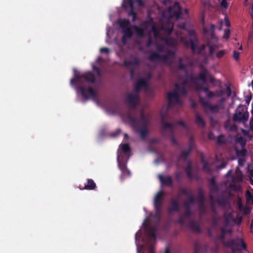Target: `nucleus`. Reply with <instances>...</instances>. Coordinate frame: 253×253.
<instances>
[{
	"label": "nucleus",
	"instance_id": "obj_1",
	"mask_svg": "<svg viewBox=\"0 0 253 253\" xmlns=\"http://www.w3.org/2000/svg\"><path fill=\"white\" fill-rule=\"evenodd\" d=\"M181 8L179 3L175 2L172 6L162 13L160 25L153 23L151 26L152 32L156 40L155 45L158 53H151L149 60L155 63H170L174 58L175 49L173 46L177 44L178 41L187 47H190L195 53H201L205 49L206 45L198 44L195 32L193 30L188 31L189 37L184 36L183 27L175 33L176 39H169L173 23L171 18L178 20L181 14Z\"/></svg>",
	"mask_w": 253,
	"mask_h": 253
},
{
	"label": "nucleus",
	"instance_id": "obj_2",
	"mask_svg": "<svg viewBox=\"0 0 253 253\" xmlns=\"http://www.w3.org/2000/svg\"><path fill=\"white\" fill-rule=\"evenodd\" d=\"M192 64L191 60L187 56H184L183 58L179 59L178 70L186 77L184 78H178L177 83L175 84L174 90L168 93V104L162 109L161 112L162 133L165 136L173 134L174 131L179 129L184 130L186 132L188 131L187 126L182 121H179L177 124H171L166 123V121L169 118V116L167 114L168 109L172 105L182 104L180 97L186 96L187 90L192 84L195 85V90L197 91H204L208 98L211 99L215 96L214 92L210 91L206 86V77L208 75V71L206 69H203L196 77H193L192 75H188L186 68L187 66H191Z\"/></svg>",
	"mask_w": 253,
	"mask_h": 253
},
{
	"label": "nucleus",
	"instance_id": "obj_3",
	"mask_svg": "<svg viewBox=\"0 0 253 253\" xmlns=\"http://www.w3.org/2000/svg\"><path fill=\"white\" fill-rule=\"evenodd\" d=\"M95 81V77L91 72L89 71L81 74L79 71L75 70L74 78L70 80V84L73 85L77 83V91L80 92L85 99H88L89 98L95 99L97 97V94L94 89L90 86L86 89L84 85L85 82L93 83Z\"/></svg>",
	"mask_w": 253,
	"mask_h": 253
},
{
	"label": "nucleus",
	"instance_id": "obj_4",
	"mask_svg": "<svg viewBox=\"0 0 253 253\" xmlns=\"http://www.w3.org/2000/svg\"><path fill=\"white\" fill-rule=\"evenodd\" d=\"M242 221L241 216L238 217L236 219L234 218L233 213L231 210H230L225 212L223 218V226L221 227L222 234L220 236V239L223 240L224 234L226 233H231L232 226L234 223L240 225Z\"/></svg>",
	"mask_w": 253,
	"mask_h": 253
},
{
	"label": "nucleus",
	"instance_id": "obj_5",
	"mask_svg": "<svg viewBox=\"0 0 253 253\" xmlns=\"http://www.w3.org/2000/svg\"><path fill=\"white\" fill-rule=\"evenodd\" d=\"M182 195H183L185 197L188 199V200L187 201H185L184 202V206L186 209V211L184 216L180 217L178 220V222L181 224H184L185 223V222L183 218L189 217V215L191 214V211L189 210V208L191 205H193L194 200L190 192L189 193L186 190L183 189L182 190L181 192L178 194L177 198V200H179V198L182 196Z\"/></svg>",
	"mask_w": 253,
	"mask_h": 253
},
{
	"label": "nucleus",
	"instance_id": "obj_6",
	"mask_svg": "<svg viewBox=\"0 0 253 253\" xmlns=\"http://www.w3.org/2000/svg\"><path fill=\"white\" fill-rule=\"evenodd\" d=\"M128 118L134 133L142 139V110L140 111L138 119L129 113L128 114Z\"/></svg>",
	"mask_w": 253,
	"mask_h": 253
},
{
	"label": "nucleus",
	"instance_id": "obj_7",
	"mask_svg": "<svg viewBox=\"0 0 253 253\" xmlns=\"http://www.w3.org/2000/svg\"><path fill=\"white\" fill-rule=\"evenodd\" d=\"M139 64V62L137 57L135 55H131L129 60L125 59L124 60L122 66L130 70V79L132 80L135 77V70L138 69Z\"/></svg>",
	"mask_w": 253,
	"mask_h": 253
},
{
	"label": "nucleus",
	"instance_id": "obj_8",
	"mask_svg": "<svg viewBox=\"0 0 253 253\" xmlns=\"http://www.w3.org/2000/svg\"><path fill=\"white\" fill-rule=\"evenodd\" d=\"M227 247L231 249L233 252L246 250V245L242 238L238 237L235 239H231L224 242Z\"/></svg>",
	"mask_w": 253,
	"mask_h": 253
},
{
	"label": "nucleus",
	"instance_id": "obj_9",
	"mask_svg": "<svg viewBox=\"0 0 253 253\" xmlns=\"http://www.w3.org/2000/svg\"><path fill=\"white\" fill-rule=\"evenodd\" d=\"M249 116L247 108L242 105H239L233 115L234 121L245 123L247 121Z\"/></svg>",
	"mask_w": 253,
	"mask_h": 253
},
{
	"label": "nucleus",
	"instance_id": "obj_10",
	"mask_svg": "<svg viewBox=\"0 0 253 253\" xmlns=\"http://www.w3.org/2000/svg\"><path fill=\"white\" fill-rule=\"evenodd\" d=\"M130 150L128 144H121L118 151L117 161H127L129 158Z\"/></svg>",
	"mask_w": 253,
	"mask_h": 253
},
{
	"label": "nucleus",
	"instance_id": "obj_11",
	"mask_svg": "<svg viewBox=\"0 0 253 253\" xmlns=\"http://www.w3.org/2000/svg\"><path fill=\"white\" fill-rule=\"evenodd\" d=\"M143 231L145 230V232L150 239L151 244H152L155 240L158 225L156 223H155L154 225L150 224L147 225V222L145 220H143Z\"/></svg>",
	"mask_w": 253,
	"mask_h": 253
},
{
	"label": "nucleus",
	"instance_id": "obj_12",
	"mask_svg": "<svg viewBox=\"0 0 253 253\" xmlns=\"http://www.w3.org/2000/svg\"><path fill=\"white\" fill-rule=\"evenodd\" d=\"M124 101L128 105L129 109H135L139 101L138 94L128 93L126 95Z\"/></svg>",
	"mask_w": 253,
	"mask_h": 253
},
{
	"label": "nucleus",
	"instance_id": "obj_13",
	"mask_svg": "<svg viewBox=\"0 0 253 253\" xmlns=\"http://www.w3.org/2000/svg\"><path fill=\"white\" fill-rule=\"evenodd\" d=\"M199 101L206 111H210L211 113H217L219 110L222 109L220 105H211L209 101L203 97H200Z\"/></svg>",
	"mask_w": 253,
	"mask_h": 253
},
{
	"label": "nucleus",
	"instance_id": "obj_14",
	"mask_svg": "<svg viewBox=\"0 0 253 253\" xmlns=\"http://www.w3.org/2000/svg\"><path fill=\"white\" fill-rule=\"evenodd\" d=\"M151 77L150 72L144 73L143 72V97H151L153 95L154 91L153 88L147 84V81L149 80Z\"/></svg>",
	"mask_w": 253,
	"mask_h": 253
},
{
	"label": "nucleus",
	"instance_id": "obj_15",
	"mask_svg": "<svg viewBox=\"0 0 253 253\" xmlns=\"http://www.w3.org/2000/svg\"><path fill=\"white\" fill-rule=\"evenodd\" d=\"M122 7L126 9L128 7L130 8V10L128 12V16H132V22H135L137 18V13L133 10V1L132 0H124L122 3Z\"/></svg>",
	"mask_w": 253,
	"mask_h": 253
},
{
	"label": "nucleus",
	"instance_id": "obj_16",
	"mask_svg": "<svg viewBox=\"0 0 253 253\" xmlns=\"http://www.w3.org/2000/svg\"><path fill=\"white\" fill-rule=\"evenodd\" d=\"M118 166L121 170L122 173L121 175V179L123 180L125 178L129 177L131 174L130 170L127 169L126 163L127 161H117Z\"/></svg>",
	"mask_w": 253,
	"mask_h": 253
},
{
	"label": "nucleus",
	"instance_id": "obj_17",
	"mask_svg": "<svg viewBox=\"0 0 253 253\" xmlns=\"http://www.w3.org/2000/svg\"><path fill=\"white\" fill-rule=\"evenodd\" d=\"M164 197V192L160 191L157 193L154 198V206L157 214L160 212Z\"/></svg>",
	"mask_w": 253,
	"mask_h": 253
},
{
	"label": "nucleus",
	"instance_id": "obj_18",
	"mask_svg": "<svg viewBox=\"0 0 253 253\" xmlns=\"http://www.w3.org/2000/svg\"><path fill=\"white\" fill-rule=\"evenodd\" d=\"M135 244L137 246V253H140L142 250V227L135 234Z\"/></svg>",
	"mask_w": 253,
	"mask_h": 253
},
{
	"label": "nucleus",
	"instance_id": "obj_19",
	"mask_svg": "<svg viewBox=\"0 0 253 253\" xmlns=\"http://www.w3.org/2000/svg\"><path fill=\"white\" fill-rule=\"evenodd\" d=\"M123 36L122 42L124 44H126L128 40L130 39L133 36V32L131 28H129L122 30Z\"/></svg>",
	"mask_w": 253,
	"mask_h": 253
},
{
	"label": "nucleus",
	"instance_id": "obj_20",
	"mask_svg": "<svg viewBox=\"0 0 253 253\" xmlns=\"http://www.w3.org/2000/svg\"><path fill=\"white\" fill-rule=\"evenodd\" d=\"M150 116L148 114L144 112L143 111V142L145 140V136L148 132L147 128L145 126V125L148 124L150 121Z\"/></svg>",
	"mask_w": 253,
	"mask_h": 253
},
{
	"label": "nucleus",
	"instance_id": "obj_21",
	"mask_svg": "<svg viewBox=\"0 0 253 253\" xmlns=\"http://www.w3.org/2000/svg\"><path fill=\"white\" fill-rule=\"evenodd\" d=\"M118 25L122 30L130 28V23L128 19L124 18L118 20Z\"/></svg>",
	"mask_w": 253,
	"mask_h": 253
},
{
	"label": "nucleus",
	"instance_id": "obj_22",
	"mask_svg": "<svg viewBox=\"0 0 253 253\" xmlns=\"http://www.w3.org/2000/svg\"><path fill=\"white\" fill-rule=\"evenodd\" d=\"M158 177L162 184L168 186H171L172 181L171 177L169 176H166L163 177L162 175L160 174L159 175Z\"/></svg>",
	"mask_w": 253,
	"mask_h": 253
},
{
	"label": "nucleus",
	"instance_id": "obj_23",
	"mask_svg": "<svg viewBox=\"0 0 253 253\" xmlns=\"http://www.w3.org/2000/svg\"><path fill=\"white\" fill-rule=\"evenodd\" d=\"M96 187V183L92 179H88L87 181V184L84 185V188H80L81 190H94Z\"/></svg>",
	"mask_w": 253,
	"mask_h": 253
},
{
	"label": "nucleus",
	"instance_id": "obj_24",
	"mask_svg": "<svg viewBox=\"0 0 253 253\" xmlns=\"http://www.w3.org/2000/svg\"><path fill=\"white\" fill-rule=\"evenodd\" d=\"M185 171L190 178H197L198 176L196 172L193 171L189 162L188 163V166Z\"/></svg>",
	"mask_w": 253,
	"mask_h": 253
},
{
	"label": "nucleus",
	"instance_id": "obj_25",
	"mask_svg": "<svg viewBox=\"0 0 253 253\" xmlns=\"http://www.w3.org/2000/svg\"><path fill=\"white\" fill-rule=\"evenodd\" d=\"M179 204L176 200L172 199L170 201V207L169 208V211H178Z\"/></svg>",
	"mask_w": 253,
	"mask_h": 253
},
{
	"label": "nucleus",
	"instance_id": "obj_26",
	"mask_svg": "<svg viewBox=\"0 0 253 253\" xmlns=\"http://www.w3.org/2000/svg\"><path fill=\"white\" fill-rule=\"evenodd\" d=\"M204 198L203 195L200 194L199 199H198V202L199 205V209L200 212L203 213L205 211V207L204 205Z\"/></svg>",
	"mask_w": 253,
	"mask_h": 253
},
{
	"label": "nucleus",
	"instance_id": "obj_27",
	"mask_svg": "<svg viewBox=\"0 0 253 253\" xmlns=\"http://www.w3.org/2000/svg\"><path fill=\"white\" fill-rule=\"evenodd\" d=\"M135 92L134 93L138 94V92L141 90L142 88V76H139L138 78L137 83L136 84L135 87Z\"/></svg>",
	"mask_w": 253,
	"mask_h": 253
},
{
	"label": "nucleus",
	"instance_id": "obj_28",
	"mask_svg": "<svg viewBox=\"0 0 253 253\" xmlns=\"http://www.w3.org/2000/svg\"><path fill=\"white\" fill-rule=\"evenodd\" d=\"M238 207L240 211L243 212L245 214H248L250 213V209L247 207H243L241 203V200L239 199L238 201Z\"/></svg>",
	"mask_w": 253,
	"mask_h": 253
},
{
	"label": "nucleus",
	"instance_id": "obj_29",
	"mask_svg": "<svg viewBox=\"0 0 253 253\" xmlns=\"http://www.w3.org/2000/svg\"><path fill=\"white\" fill-rule=\"evenodd\" d=\"M192 137H190V139L189 140V148L188 149V150L182 152L180 156V159H185L189 154L190 149L193 146V143L192 140Z\"/></svg>",
	"mask_w": 253,
	"mask_h": 253
},
{
	"label": "nucleus",
	"instance_id": "obj_30",
	"mask_svg": "<svg viewBox=\"0 0 253 253\" xmlns=\"http://www.w3.org/2000/svg\"><path fill=\"white\" fill-rule=\"evenodd\" d=\"M209 48V55L211 57L213 56L214 50L218 47L216 44H212L211 42H208L207 44Z\"/></svg>",
	"mask_w": 253,
	"mask_h": 253
},
{
	"label": "nucleus",
	"instance_id": "obj_31",
	"mask_svg": "<svg viewBox=\"0 0 253 253\" xmlns=\"http://www.w3.org/2000/svg\"><path fill=\"white\" fill-rule=\"evenodd\" d=\"M188 226L190 228L195 232H200V227L199 224L194 221H190Z\"/></svg>",
	"mask_w": 253,
	"mask_h": 253
},
{
	"label": "nucleus",
	"instance_id": "obj_32",
	"mask_svg": "<svg viewBox=\"0 0 253 253\" xmlns=\"http://www.w3.org/2000/svg\"><path fill=\"white\" fill-rule=\"evenodd\" d=\"M142 26L141 24H140L139 26L134 25L133 26V28L136 32L137 35L139 38L142 37V28L141 27Z\"/></svg>",
	"mask_w": 253,
	"mask_h": 253
},
{
	"label": "nucleus",
	"instance_id": "obj_33",
	"mask_svg": "<svg viewBox=\"0 0 253 253\" xmlns=\"http://www.w3.org/2000/svg\"><path fill=\"white\" fill-rule=\"evenodd\" d=\"M196 122L197 125L201 127H204L205 126L204 120L198 114L196 115Z\"/></svg>",
	"mask_w": 253,
	"mask_h": 253
},
{
	"label": "nucleus",
	"instance_id": "obj_34",
	"mask_svg": "<svg viewBox=\"0 0 253 253\" xmlns=\"http://www.w3.org/2000/svg\"><path fill=\"white\" fill-rule=\"evenodd\" d=\"M246 198L248 203L252 202L253 203V195H252L249 190L246 191Z\"/></svg>",
	"mask_w": 253,
	"mask_h": 253
},
{
	"label": "nucleus",
	"instance_id": "obj_35",
	"mask_svg": "<svg viewBox=\"0 0 253 253\" xmlns=\"http://www.w3.org/2000/svg\"><path fill=\"white\" fill-rule=\"evenodd\" d=\"M237 143H239L242 147H244L246 144V140L242 136H237L236 138Z\"/></svg>",
	"mask_w": 253,
	"mask_h": 253
},
{
	"label": "nucleus",
	"instance_id": "obj_36",
	"mask_svg": "<svg viewBox=\"0 0 253 253\" xmlns=\"http://www.w3.org/2000/svg\"><path fill=\"white\" fill-rule=\"evenodd\" d=\"M234 180L239 183L243 181V176L241 172H238L236 173V175L234 177Z\"/></svg>",
	"mask_w": 253,
	"mask_h": 253
},
{
	"label": "nucleus",
	"instance_id": "obj_37",
	"mask_svg": "<svg viewBox=\"0 0 253 253\" xmlns=\"http://www.w3.org/2000/svg\"><path fill=\"white\" fill-rule=\"evenodd\" d=\"M203 169L205 171H206L208 173H210L211 172V170L210 168V166L207 162L203 161Z\"/></svg>",
	"mask_w": 253,
	"mask_h": 253
},
{
	"label": "nucleus",
	"instance_id": "obj_38",
	"mask_svg": "<svg viewBox=\"0 0 253 253\" xmlns=\"http://www.w3.org/2000/svg\"><path fill=\"white\" fill-rule=\"evenodd\" d=\"M225 138L223 135H219L218 136L216 140V143L218 144H221L225 142Z\"/></svg>",
	"mask_w": 253,
	"mask_h": 253
},
{
	"label": "nucleus",
	"instance_id": "obj_39",
	"mask_svg": "<svg viewBox=\"0 0 253 253\" xmlns=\"http://www.w3.org/2000/svg\"><path fill=\"white\" fill-rule=\"evenodd\" d=\"M252 117L250 122L249 130L253 131V104H252V108L251 111Z\"/></svg>",
	"mask_w": 253,
	"mask_h": 253
},
{
	"label": "nucleus",
	"instance_id": "obj_40",
	"mask_svg": "<svg viewBox=\"0 0 253 253\" xmlns=\"http://www.w3.org/2000/svg\"><path fill=\"white\" fill-rule=\"evenodd\" d=\"M225 50H219L217 52H216V53L215 54V56L217 58H221L222 57H223L224 56V55L225 54Z\"/></svg>",
	"mask_w": 253,
	"mask_h": 253
},
{
	"label": "nucleus",
	"instance_id": "obj_41",
	"mask_svg": "<svg viewBox=\"0 0 253 253\" xmlns=\"http://www.w3.org/2000/svg\"><path fill=\"white\" fill-rule=\"evenodd\" d=\"M209 79H210V82L211 84H212L213 85H216V83H218V84H220V82L219 81H215L214 77L211 76V75H210L209 76Z\"/></svg>",
	"mask_w": 253,
	"mask_h": 253
},
{
	"label": "nucleus",
	"instance_id": "obj_42",
	"mask_svg": "<svg viewBox=\"0 0 253 253\" xmlns=\"http://www.w3.org/2000/svg\"><path fill=\"white\" fill-rule=\"evenodd\" d=\"M237 154L239 156H244L246 155L247 151L245 149H243L241 151H237L236 152Z\"/></svg>",
	"mask_w": 253,
	"mask_h": 253
},
{
	"label": "nucleus",
	"instance_id": "obj_43",
	"mask_svg": "<svg viewBox=\"0 0 253 253\" xmlns=\"http://www.w3.org/2000/svg\"><path fill=\"white\" fill-rule=\"evenodd\" d=\"M211 191L212 193L214 191H216L217 190V187L215 185V184L214 183L213 179L211 180Z\"/></svg>",
	"mask_w": 253,
	"mask_h": 253
},
{
	"label": "nucleus",
	"instance_id": "obj_44",
	"mask_svg": "<svg viewBox=\"0 0 253 253\" xmlns=\"http://www.w3.org/2000/svg\"><path fill=\"white\" fill-rule=\"evenodd\" d=\"M100 52L108 54L110 52V49L107 47H102L100 49Z\"/></svg>",
	"mask_w": 253,
	"mask_h": 253
},
{
	"label": "nucleus",
	"instance_id": "obj_45",
	"mask_svg": "<svg viewBox=\"0 0 253 253\" xmlns=\"http://www.w3.org/2000/svg\"><path fill=\"white\" fill-rule=\"evenodd\" d=\"M225 102V99L224 98H222L220 99L219 103L218 104V105H220V107L222 108V109H224V103Z\"/></svg>",
	"mask_w": 253,
	"mask_h": 253
},
{
	"label": "nucleus",
	"instance_id": "obj_46",
	"mask_svg": "<svg viewBox=\"0 0 253 253\" xmlns=\"http://www.w3.org/2000/svg\"><path fill=\"white\" fill-rule=\"evenodd\" d=\"M233 58L235 60H238L239 58V55L240 53L239 52H237L236 51H234L233 52Z\"/></svg>",
	"mask_w": 253,
	"mask_h": 253
},
{
	"label": "nucleus",
	"instance_id": "obj_47",
	"mask_svg": "<svg viewBox=\"0 0 253 253\" xmlns=\"http://www.w3.org/2000/svg\"><path fill=\"white\" fill-rule=\"evenodd\" d=\"M215 96L220 97L222 95L223 92L222 90H216L215 92Z\"/></svg>",
	"mask_w": 253,
	"mask_h": 253
},
{
	"label": "nucleus",
	"instance_id": "obj_48",
	"mask_svg": "<svg viewBox=\"0 0 253 253\" xmlns=\"http://www.w3.org/2000/svg\"><path fill=\"white\" fill-rule=\"evenodd\" d=\"M229 35H230V31L229 30L225 31L224 35H223V38L227 40L229 37Z\"/></svg>",
	"mask_w": 253,
	"mask_h": 253
},
{
	"label": "nucleus",
	"instance_id": "obj_49",
	"mask_svg": "<svg viewBox=\"0 0 253 253\" xmlns=\"http://www.w3.org/2000/svg\"><path fill=\"white\" fill-rule=\"evenodd\" d=\"M226 93L227 94V96L228 97H229L231 95V90L230 89V87L229 86H227L226 88Z\"/></svg>",
	"mask_w": 253,
	"mask_h": 253
},
{
	"label": "nucleus",
	"instance_id": "obj_50",
	"mask_svg": "<svg viewBox=\"0 0 253 253\" xmlns=\"http://www.w3.org/2000/svg\"><path fill=\"white\" fill-rule=\"evenodd\" d=\"M252 99L251 95H247L245 97V101L246 103L249 105L250 104V102L251 101V100Z\"/></svg>",
	"mask_w": 253,
	"mask_h": 253
},
{
	"label": "nucleus",
	"instance_id": "obj_51",
	"mask_svg": "<svg viewBox=\"0 0 253 253\" xmlns=\"http://www.w3.org/2000/svg\"><path fill=\"white\" fill-rule=\"evenodd\" d=\"M220 4L223 7H226L227 6V3L226 0H222Z\"/></svg>",
	"mask_w": 253,
	"mask_h": 253
},
{
	"label": "nucleus",
	"instance_id": "obj_52",
	"mask_svg": "<svg viewBox=\"0 0 253 253\" xmlns=\"http://www.w3.org/2000/svg\"><path fill=\"white\" fill-rule=\"evenodd\" d=\"M121 133V129H118L117 130L116 132L115 133H112L111 136L113 137L117 136Z\"/></svg>",
	"mask_w": 253,
	"mask_h": 253
},
{
	"label": "nucleus",
	"instance_id": "obj_53",
	"mask_svg": "<svg viewBox=\"0 0 253 253\" xmlns=\"http://www.w3.org/2000/svg\"><path fill=\"white\" fill-rule=\"evenodd\" d=\"M225 24L227 27H229L230 25L229 21L226 17L225 18Z\"/></svg>",
	"mask_w": 253,
	"mask_h": 253
},
{
	"label": "nucleus",
	"instance_id": "obj_54",
	"mask_svg": "<svg viewBox=\"0 0 253 253\" xmlns=\"http://www.w3.org/2000/svg\"><path fill=\"white\" fill-rule=\"evenodd\" d=\"M226 167V164L224 163L221 164L218 168L219 169H222Z\"/></svg>",
	"mask_w": 253,
	"mask_h": 253
},
{
	"label": "nucleus",
	"instance_id": "obj_55",
	"mask_svg": "<svg viewBox=\"0 0 253 253\" xmlns=\"http://www.w3.org/2000/svg\"><path fill=\"white\" fill-rule=\"evenodd\" d=\"M171 141L173 144H176L177 143L176 140L174 139V138L172 136L171 137Z\"/></svg>",
	"mask_w": 253,
	"mask_h": 253
},
{
	"label": "nucleus",
	"instance_id": "obj_56",
	"mask_svg": "<svg viewBox=\"0 0 253 253\" xmlns=\"http://www.w3.org/2000/svg\"><path fill=\"white\" fill-rule=\"evenodd\" d=\"M249 172L250 174L252 177H253V169H251L250 168H249Z\"/></svg>",
	"mask_w": 253,
	"mask_h": 253
},
{
	"label": "nucleus",
	"instance_id": "obj_57",
	"mask_svg": "<svg viewBox=\"0 0 253 253\" xmlns=\"http://www.w3.org/2000/svg\"><path fill=\"white\" fill-rule=\"evenodd\" d=\"M242 132L245 136H248V132L245 130L243 129Z\"/></svg>",
	"mask_w": 253,
	"mask_h": 253
},
{
	"label": "nucleus",
	"instance_id": "obj_58",
	"mask_svg": "<svg viewBox=\"0 0 253 253\" xmlns=\"http://www.w3.org/2000/svg\"><path fill=\"white\" fill-rule=\"evenodd\" d=\"M209 139H213V136L212 132H210L208 134Z\"/></svg>",
	"mask_w": 253,
	"mask_h": 253
},
{
	"label": "nucleus",
	"instance_id": "obj_59",
	"mask_svg": "<svg viewBox=\"0 0 253 253\" xmlns=\"http://www.w3.org/2000/svg\"><path fill=\"white\" fill-rule=\"evenodd\" d=\"M160 1L164 4L166 5L169 2V0H160Z\"/></svg>",
	"mask_w": 253,
	"mask_h": 253
},
{
	"label": "nucleus",
	"instance_id": "obj_60",
	"mask_svg": "<svg viewBox=\"0 0 253 253\" xmlns=\"http://www.w3.org/2000/svg\"><path fill=\"white\" fill-rule=\"evenodd\" d=\"M244 161L242 159L239 160V165L242 166L243 164Z\"/></svg>",
	"mask_w": 253,
	"mask_h": 253
},
{
	"label": "nucleus",
	"instance_id": "obj_61",
	"mask_svg": "<svg viewBox=\"0 0 253 253\" xmlns=\"http://www.w3.org/2000/svg\"><path fill=\"white\" fill-rule=\"evenodd\" d=\"M93 70H94L96 71V72L97 71H98V70H99V68H98V67H96V66H94L93 67Z\"/></svg>",
	"mask_w": 253,
	"mask_h": 253
},
{
	"label": "nucleus",
	"instance_id": "obj_62",
	"mask_svg": "<svg viewBox=\"0 0 253 253\" xmlns=\"http://www.w3.org/2000/svg\"><path fill=\"white\" fill-rule=\"evenodd\" d=\"M96 73H97V75L98 76H101V72L100 71V69L96 71Z\"/></svg>",
	"mask_w": 253,
	"mask_h": 253
},
{
	"label": "nucleus",
	"instance_id": "obj_63",
	"mask_svg": "<svg viewBox=\"0 0 253 253\" xmlns=\"http://www.w3.org/2000/svg\"><path fill=\"white\" fill-rule=\"evenodd\" d=\"M138 1L139 5L140 6H142V0H138Z\"/></svg>",
	"mask_w": 253,
	"mask_h": 253
},
{
	"label": "nucleus",
	"instance_id": "obj_64",
	"mask_svg": "<svg viewBox=\"0 0 253 253\" xmlns=\"http://www.w3.org/2000/svg\"><path fill=\"white\" fill-rule=\"evenodd\" d=\"M253 227V221L252 222L251 225H250V229H251V231L252 232H253L252 231Z\"/></svg>",
	"mask_w": 253,
	"mask_h": 253
}]
</instances>
